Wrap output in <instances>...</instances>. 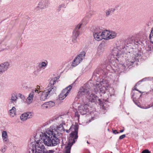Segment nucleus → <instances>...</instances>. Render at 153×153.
<instances>
[{"label": "nucleus", "mask_w": 153, "mask_h": 153, "mask_svg": "<svg viewBox=\"0 0 153 153\" xmlns=\"http://www.w3.org/2000/svg\"><path fill=\"white\" fill-rule=\"evenodd\" d=\"M102 84V82H100L94 85L93 88L95 93L100 92V94H103L105 93V90H108L111 94H114V91L113 88L108 85L106 84Z\"/></svg>", "instance_id": "39448f33"}, {"label": "nucleus", "mask_w": 153, "mask_h": 153, "mask_svg": "<svg viewBox=\"0 0 153 153\" xmlns=\"http://www.w3.org/2000/svg\"><path fill=\"white\" fill-rule=\"evenodd\" d=\"M41 108L42 109H46L49 108L48 105L47 104V102L45 103L41 106Z\"/></svg>", "instance_id": "2f4dec72"}, {"label": "nucleus", "mask_w": 153, "mask_h": 153, "mask_svg": "<svg viewBox=\"0 0 153 153\" xmlns=\"http://www.w3.org/2000/svg\"><path fill=\"white\" fill-rule=\"evenodd\" d=\"M94 39L97 41H100L102 39V32L95 31L93 33Z\"/></svg>", "instance_id": "9b49d317"}, {"label": "nucleus", "mask_w": 153, "mask_h": 153, "mask_svg": "<svg viewBox=\"0 0 153 153\" xmlns=\"http://www.w3.org/2000/svg\"><path fill=\"white\" fill-rule=\"evenodd\" d=\"M78 126L77 125H72L68 130H67V133L71 132L69 138V141L66 147V150L65 153H70V149L71 146L75 142V139L78 138Z\"/></svg>", "instance_id": "20e7f679"}, {"label": "nucleus", "mask_w": 153, "mask_h": 153, "mask_svg": "<svg viewBox=\"0 0 153 153\" xmlns=\"http://www.w3.org/2000/svg\"><path fill=\"white\" fill-rule=\"evenodd\" d=\"M59 78V76L55 77L52 79L50 81V82L49 84V86L54 85L56 83V81Z\"/></svg>", "instance_id": "5701e85b"}, {"label": "nucleus", "mask_w": 153, "mask_h": 153, "mask_svg": "<svg viewBox=\"0 0 153 153\" xmlns=\"http://www.w3.org/2000/svg\"><path fill=\"white\" fill-rule=\"evenodd\" d=\"M77 37L73 36L71 37V40L72 42L73 43H76L77 42Z\"/></svg>", "instance_id": "7c9ffc66"}, {"label": "nucleus", "mask_w": 153, "mask_h": 153, "mask_svg": "<svg viewBox=\"0 0 153 153\" xmlns=\"http://www.w3.org/2000/svg\"><path fill=\"white\" fill-rule=\"evenodd\" d=\"M124 131V129H122V130H120V133L123 132Z\"/></svg>", "instance_id": "37998d69"}, {"label": "nucleus", "mask_w": 153, "mask_h": 153, "mask_svg": "<svg viewBox=\"0 0 153 153\" xmlns=\"http://www.w3.org/2000/svg\"><path fill=\"white\" fill-rule=\"evenodd\" d=\"M38 91V90H35L32 91V92L29 94V96L27 98L26 100V101L27 103L30 104L32 102L33 100V95L34 94V93H37Z\"/></svg>", "instance_id": "f8f14e48"}, {"label": "nucleus", "mask_w": 153, "mask_h": 153, "mask_svg": "<svg viewBox=\"0 0 153 153\" xmlns=\"http://www.w3.org/2000/svg\"><path fill=\"white\" fill-rule=\"evenodd\" d=\"M134 89L135 90H136V91H138L139 92H140V93H141V91H139L138 89H137L136 88V86H135L134 87Z\"/></svg>", "instance_id": "79ce46f5"}, {"label": "nucleus", "mask_w": 153, "mask_h": 153, "mask_svg": "<svg viewBox=\"0 0 153 153\" xmlns=\"http://www.w3.org/2000/svg\"><path fill=\"white\" fill-rule=\"evenodd\" d=\"M40 65H41L40 68H42L43 67H45L48 65V62H41Z\"/></svg>", "instance_id": "c85d7f7f"}, {"label": "nucleus", "mask_w": 153, "mask_h": 153, "mask_svg": "<svg viewBox=\"0 0 153 153\" xmlns=\"http://www.w3.org/2000/svg\"><path fill=\"white\" fill-rule=\"evenodd\" d=\"M37 89H38V90L39 91L38 92H37V93H39V92H40V93H41L42 91H40V87L39 86H37ZM36 90H37V89H36Z\"/></svg>", "instance_id": "58836bf2"}, {"label": "nucleus", "mask_w": 153, "mask_h": 153, "mask_svg": "<svg viewBox=\"0 0 153 153\" xmlns=\"http://www.w3.org/2000/svg\"><path fill=\"white\" fill-rule=\"evenodd\" d=\"M1 137L4 142L5 143L8 141V137L6 131H2L1 133Z\"/></svg>", "instance_id": "f3484780"}, {"label": "nucleus", "mask_w": 153, "mask_h": 153, "mask_svg": "<svg viewBox=\"0 0 153 153\" xmlns=\"http://www.w3.org/2000/svg\"><path fill=\"white\" fill-rule=\"evenodd\" d=\"M142 153H151V152L149 151V150L146 149L142 151Z\"/></svg>", "instance_id": "72a5a7b5"}, {"label": "nucleus", "mask_w": 153, "mask_h": 153, "mask_svg": "<svg viewBox=\"0 0 153 153\" xmlns=\"http://www.w3.org/2000/svg\"><path fill=\"white\" fill-rule=\"evenodd\" d=\"M117 36V33L114 31H109L108 40L115 38Z\"/></svg>", "instance_id": "4be33fe9"}, {"label": "nucleus", "mask_w": 153, "mask_h": 153, "mask_svg": "<svg viewBox=\"0 0 153 153\" xmlns=\"http://www.w3.org/2000/svg\"><path fill=\"white\" fill-rule=\"evenodd\" d=\"M113 133L115 134H118L119 132L117 131L116 130H115L113 131Z\"/></svg>", "instance_id": "a19ab883"}, {"label": "nucleus", "mask_w": 153, "mask_h": 153, "mask_svg": "<svg viewBox=\"0 0 153 153\" xmlns=\"http://www.w3.org/2000/svg\"><path fill=\"white\" fill-rule=\"evenodd\" d=\"M82 59L81 56H79L76 57L74 59L72 65L73 66H76L78 65L82 60Z\"/></svg>", "instance_id": "2eb2a0df"}, {"label": "nucleus", "mask_w": 153, "mask_h": 153, "mask_svg": "<svg viewBox=\"0 0 153 153\" xmlns=\"http://www.w3.org/2000/svg\"><path fill=\"white\" fill-rule=\"evenodd\" d=\"M124 55L126 58V61L122 65V66L123 69H125L127 67L128 68L132 65L135 61L136 57H138L139 54L129 52Z\"/></svg>", "instance_id": "423d86ee"}, {"label": "nucleus", "mask_w": 153, "mask_h": 153, "mask_svg": "<svg viewBox=\"0 0 153 153\" xmlns=\"http://www.w3.org/2000/svg\"><path fill=\"white\" fill-rule=\"evenodd\" d=\"M31 114L30 112H27L22 114L20 117V119L22 121H25L31 117Z\"/></svg>", "instance_id": "4468645a"}, {"label": "nucleus", "mask_w": 153, "mask_h": 153, "mask_svg": "<svg viewBox=\"0 0 153 153\" xmlns=\"http://www.w3.org/2000/svg\"><path fill=\"white\" fill-rule=\"evenodd\" d=\"M111 54L113 58L116 59L117 60L121 61V59L120 58L121 57L122 52L120 47H117L114 48L112 49Z\"/></svg>", "instance_id": "0eeeda50"}, {"label": "nucleus", "mask_w": 153, "mask_h": 153, "mask_svg": "<svg viewBox=\"0 0 153 153\" xmlns=\"http://www.w3.org/2000/svg\"><path fill=\"white\" fill-rule=\"evenodd\" d=\"M0 51H1L0 50Z\"/></svg>", "instance_id": "49530a36"}, {"label": "nucleus", "mask_w": 153, "mask_h": 153, "mask_svg": "<svg viewBox=\"0 0 153 153\" xmlns=\"http://www.w3.org/2000/svg\"><path fill=\"white\" fill-rule=\"evenodd\" d=\"M126 137V135L125 134H123L121 136H120L119 137V139H122L125 137Z\"/></svg>", "instance_id": "f704fd0d"}, {"label": "nucleus", "mask_w": 153, "mask_h": 153, "mask_svg": "<svg viewBox=\"0 0 153 153\" xmlns=\"http://www.w3.org/2000/svg\"><path fill=\"white\" fill-rule=\"evenodd\" d=\"M49 4V2L47 1L40 2L38 4V7L41 9H44L48 7Z\"/></svg>", "instance_id": "ddd939ff"}, {"label": "nucleus", "mask_w": 153, "mask_h": 153, "mask_svg": "<svg viewBox=\"0 0 153 153\" xmlns=\"http://www.w3.org/2000/svg\"><path fill=\"white\" fill-rule=\"evenodd\" d=\"M75 116L76 117H77V119H78L79 117V115L78 112H76L75 113Z\"/></svg>", "instance_id": "c9c22d12"}, {"label": "nucleus", "mask_w": 153, "mask_h": 153, "mask_svg": "<svg viewBox=\"0 0 153 153\" xmlns=\"http://www.w3.org/2000/svg\"><path fill=\"white\" fill-rule=\"evenodd\" d=\"M7 146H4L2 147L0 149V153H4L6 151Z\"/></svg>", "instance_id": "bb28decb"}, {"label": "nucleus", "mask_w": 153, "mask_h": 153, "mask_svg": "<svg viewBox=\"0 0 153 153\" xmlns=\"http://www.w3.org/2000/svg\"><path fill=\"white\" fill-rule=\"evenodd\" d=\"M104 51L103 49L101 47H99L97 50V53L99 54H101Z\"/></svg>", "instance_id": "cd10ccee"}, {"label": "nucleus", "mask_w": 153, "mask_h": 153, "mask_svg": "<svg viewBox=\"0 0 153 153\" xmlns=\"http://www.w3.org/2000/svg\"><path fill=\"white\" fill-rule=\"evenodd\" d=\"M46 134L44 132H42L40 134L41 140H38L36 143L32 145L31 151L32 153H53V150H47L45 148L44 144L48 146H49L48 143H46L47 140L44 138Z\"/></svg>", "instance_id": "f03ea898"}, {"label": "nucleus", "mask_w": 153, "mask_h": 153, "mask_svg": "<svg viewBox=\"0 0 153 153\" xmlns=\"http://www.w3.org/2000/svg\"><path fill=\"white\" fill-rule=\"evenodd\" d=\"M69 118V116L67 114L61 115L57 117L56 119L59 121L60 124L56 127L54 126H51L48 128L44 132L46 134L44 137L47 143L49 146H56L59 143L58 136L62 134L65 131L63 127L65 125V123L67 122ZM67 132V131H66Z\"/></svg>", "instance_id": "f257e3e1"}, {"label": "nucleus", "mask_w": 153, "mask_h": 153, "mask_svg": "<svg viewBox=\"0 0 153 153\" xmlns=\"http://www.w3.org/2000/svg\"><path fill=\"white\" fill-rule=\"evenodd\" d=\"M49 95L48 93L46 90L44 91H42L40 96V100L42 101H44L47 98Z\"/></svg>", "instance_id": "a211bd4d"}, {"label": "nucleus", "mask_w": 153, "mask_h": 153, "mask_svg": "<svg viewBox=\"0 0 153 153\" xmlns=\"http://www.w3.org/2000/svg\"><path fill=\"white\" fill-rule=\"evenodd\" d=\"M94 12L93 11H89V13L91 16H92L94 15Z\"/></svg>", "instance_id": "e433bc0d"}, {"label": "nucleus", "mask_w": 153, "mask_h": 153, "mask_svg": "<svg viewBox=\"0 0 153 153\" xmlns=\"http://www.w3.org/2000/svg\"><path fill=\"white\" fill-rule=\"evenodd\" d=\"M19 97L22 99H23L24 98V96L22 95L21 94H19Z\"/></svg>", "instance_id": "ea45409f"}, {"label": "nucleus", "mask_w": 153, "mask_h": 153, "mask_svg": "<svg viewBox=\"0 0 153 153\" xmlns=\"http://www.w3.org/2000/svg\"><path fill=\"white\" fill-rule=\"evenodd\" d=\"M9 114L11 117H13L16 115V109L15 107H13L11 109L9 110Z\"/></svg>", "instance_id": "6ab92c4d"}, {"label": "nucleus", "mask_w": 153, "mask_h": 153, "mask_svg": "<svg viewBox=\"0 0 153 153\" xmlns=\"http://www.w3.org/2000/svg\"><path fill=\"white\" fill-rule=\"evenodd\" d=\"M0 66L3 72H4L8 69L10 66V64L8 62H5L0 64Z\"/></svg>", "instance_id": "dca6fc26"}, {"label": "nucleus", "mask_w": 153, "mask_h": 153, "mask_svg": "<svg viewBox=\"0 0 153 153\" xmlns=\"http://www.w3.org/2000/svg\"><path fill=\"white\" fill-rule=\"evenodd\" d=\"M65 5L64 4H62L61 5H60L59 6V8H61V7H65Z\"/></svg>", "instance_id": "4c0bfd02"}, {"label": "nucleus", "mask_w": 153, "mask_h": 153, "mask_svg": "<svg viewBox=\"0 0 153 153\" xmlns=\"http://www.w3.org/2000/svg\"><path fill=\"white\" fill-rule=\"evenodd\" d=\"M79 35V30L74 29L73 32V36L78 37Z\"/></svg>", "instance_id": "393cba45"}, {"label": "nucleus", "mask_w": 153, "mask_h": 153, "mask_svg": "<svg viewBox=\"0 0 153 153\" xmlns=\"http://www.w3.org/2000/svg\"><path fill=\"white\" fill-rule=\"evenodd\" d=\"M46 91L48 93L49 95H51L56 93V88L54 85L49 86L48 85Z\"/></svg>", "instance_id": "9d476101"}, {"label": "nucleus", "mask_w": 153, "mask_h": 153, "mask_svg": "<svg viewBox=\"0 0 153 153\" xmlns=\"http://www.w3.org/2000/svg\"><path fill=\"white\" fill-rule=\"evenodd\" d=\"M82 25V23H79V24L76 27L75 29H74L77 30H79V29L80 28L81 26Z\"/></svg>", "instance_id": "473e14b6"}, {"label": "nucleus", "mask_w": 153, "mask_h": 153, "mask_svg": "<svg viewBox=\"0 0 153 153\" xmlns=\"http://www.w3.org/2000/svg\"><path fill=\"white\" fill-rule=\"evenodd\" d=\"M150 107H146V108H145L143 107L142 108H145V109H147V108H149Z\"/></svg>", "instance_id": "c03bdc74"}, {"label": "nucleus", "mask_w": 153, "mask_h": 153, "mask_svg": "<svg viewBox=\"0 0 153 153\" xmlns=\"http://www.w3.org/2000/svg\"><path fill=\"white\" fill-rule=\"evenodd\" d=\"M18 97L16 94H12L10 99V102L11 103H16Z\"/></svg>", "instance_id": "412c9836"}, {"label": "nucleus", "mask_w": 153, "mask_h": 153, "mask_svg": "<svg viewBox=\"0 0 153 153\" xmlns=\"http://www.w3.org/2000/svg\"><path fill=\"white\" fill-rule=\"evenodd\" d=\"M83 95L85 96L86 99L85 98L83 101L86 103L89 102H94L97 99V97L92 92L91 90L85 86L81 87L77 94L79 98L82 97Z\"/></svg>", "instance_id": "7ed1b4c3"}, {"label": "nucleus", "mask_w": 153, "mask_h": 153, "mask_svg": "<svg viewBox=\"0 0 153 153\" xmlns=\"http://www.w3.org/2000/svg\"><path fill=\"white\" fill-rule=\"evenodd\" d=\"M47 104L48 105L49 108L53 107L55 105V103L53 102L50 101L47 102Z\"/></svg>", "instance_id": "a878e982"}, {"label": "nucleus", "mask_w": 153, "mask_h": 153, "mask_svg": "<svg viewBox=\"0 0 153 153\" xmlns=\"http://www.w3.org/2000/svg\"><path fill=\"white\" fill-rule=\"evenodd\" d=\"M89 106L87 104H78L76 109L82 115L86 114L88 111Z\"/></svg>", "instance_id": "6e6552de"}, {"label": "nucleus", "mask_w": 153, "mask_h": 153, "mask_svg": "<svg viewBox=\"0 0 153 153\" xmlns=\"http://www.w3.org/2000/svg\"><path fill=\"white\" fill-rule=\"evenodd\" d=\"M71 85L68 86L62 91L59 96V98L60 100H63L67 96L72 88Z\"/></svg>", "instance_id": "1a4fd4ad"}, {"label": "nucleus", "mask_w": 153, "mask_h": 153, "mask_svg": "<svg viewBox=\"0 0 153 153\" xmlns=\"http://www.w3.org/2000/svg\"><path fill=\"white\" fill-rule=\"evenodd\" d=\"M109 33V31L108 30H105L102 32V39L108 40Z\"/></svg>", "instance_id": "aec40b11"}, {"label": "nucleus", "mask_w": 153, "mask_h": 153, "mask_svg": "<svg viewBox=\"0 0 153 153\" xmlns=\"http://www.w3.org/2000/svg\"><path fill=\"white\" fill-rule=\"evenodd\" d=\"M152 50V48L150 46H148V47H147L146 48V52L148 53H150L151 52Z\"/></svg>", "instance_id": "c756f323"}, {"label": "nucleus", "mask_w": 153, "mask_h": 153, "mask_svg": "<svg viewBox=\"0 0 153 153\" xmlns=\"http://www.w3.org/2000/svg\"><path fill=\"white\" fill-rule=\"evenodd\" d=\"M114 9L111 8L106 10L105 11V15L106 16H108L111 14L112 12L114 11Z\"/></svg>", "instance_id": "b1692460"}, {"label": "nucleus", "mask_w": 153, "mask_h": 153, "mask_svg": "<svg viewBox=\"0 0 153 153\" xmlns=\"http://www.w3.org/2000/svg\"><path fill=\"white\" fill-rule=\"evenodd\" d=\"M87 143H88V144H89V143L88 142V141H87Z\"/></svg>", "instance_id": "a18cd8bd"}]
</instances>
